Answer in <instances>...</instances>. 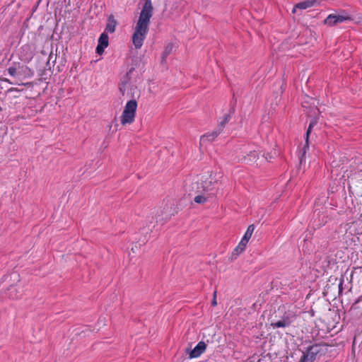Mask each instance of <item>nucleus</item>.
I'll use <instances>...</instances> for the list:
<instances>
[{
	"instance_id": "6",
	"label": "nucleus",
	"mask_w": 362,
	"mask_h": 362,
	"mask_svg": "<svg viewBox=\"0 0 362 362\" xmlns=\"http://www.w3.org/2000/svg\"><path fill=\"white\" fill-rule=\"evenodd\" d=\"M202 182V188L204 194H206L209 197H214L216 194V184L217 182L215 178L211 177H201Z\"/></svg>"
},
{
	"instance_id": "3",
	"label": "nucleus",
	"mask_w": 362,
	"mask_h": 362,
	"mask_svg": "<svg viewBox=\"0 0 362 362\" xmlns=\"http://www.w3.org/2000/svg\"><path fill=\"white\" fill-rule=\"evenodd\" d=\"M328 346L326 344H315L306 349L300 359V362H313L317 356L325 354Z\"/></svg>"
},
{
	"instance_id": "9",
	"label": "nucleus",
	"mask_w": 362,
	"mask_h": 362,
	"mask_svg": "<svg viewBox=\"0 0 362 362\" xmlns=\"http://www.w3.org/2000/svg\"><path fill=\"white\" fill-rule=\"evenodd\" d=\"M130 80L131 76H128L127 75L124 76L121 79V82L119 83V91L121 92L123 96H124L125 94H127V95H129L132 93H134V94L136 93V95H139L137 93V88L134 86H130Z\"/></svg>"
},
{
	"instance_id": "5",
	"label": "nucleus",
	"mask_w": 362,
	"mask_h": 362,
	"mask_svg": "<svg viewBox=\"0 0 362 362\" xmlns=\"http://www.w3.org/2000/svg\"><path fill=\"white\" fill-rule=\"evenodd\" d=\"M202 178L197 177L190 182H187L185 185V189L187 192L191 194H204Z\"/></svg>"
},
{
	"instance_id": "10",
	"label": "nucleus",
	"mask_w": 362,
	"mask_h": 362,
	"mask_svg": "<svg viewBox=\"0 0 362 362\" xmlns=\"http://www.w3.org/2000/svg\"><path fill=\"white\" fill-rule=\"evenodd\" d=\"M295 317L294 315L284 316L280 320L272 322L271 326L274 329L288 327L293 322Z\"/></svg>"
},
{
	"instance_id": "28",
	"label": "nucleus",
	"mask_w": 362,
	"mask_h": 362,
	"mask_svg": "<svg viewBox=\"0 0 362 362\" xmlns=\"http://www.w3.org/2000/svg\"><path fill=\"white\" fill-rule=\"evenodd\" d=\"M13 92L18 93L19 90L17 88H9L7 90V93H13Z\"/></svg>"
},
{
	"instance_id": "20",
	"label": "nucleus",
	"mask_w": 362,
	"mask_h": 362,
	"mask_svg": "<svg viewBox=\"0 0 362 362\" xmlns=\"http://www.w3.org/2000/svg\"><path fill=\"white\" fill-rule=\"evenodd\" d=\"M173 48V45L171 43L168 44L162 53L161 55V62H164L167 57L172 52Z\"/></svg>"
},
{
	"instance_id": "19",
	"label": "nucleus",
	"mask_w": 362,
	"mask_h": 362,
	"mask_svg": "<svg viewBox=\"0 0 362 362\" xmlns=\"http://www.w3.org/2000/svg\"><path fill=\"white\" fill-rule=\"evenodd\" d=\"M23 69V66L18 68L11 66L8 69V72L11 76L20 77L22 75Z\"/></svg>"
},
{
	"instance_id": "14",
	"label": "nucleus",
	"mask_w": 362,
	"mask_h": 362,
	"mask_svg": "<svg viewBox=\"0 0 362 362\" xmlns=\"http://www.w3.org/2000/svg\"><path fill=\"white\" fill-rule=\"evenodd\" d=\"M316 123H317V121L315 119L312 120L308 126V129H307L306 134H305V144L303 148V153H302V155L300 157V163H302L303 157L305 156V154L306 152V148H308L309 135L312 131L313 127L316 124Z\"/></svg>"
},
{
	"instance_id": "2",
	"label": "nucleus",
	"mask_w": 362,
	"mask_h": 362,
	"mask_svg": "<svg viewBox=\"0 0 362 362\" xmlns=\"http://www.w3.org/2000/svg\"><path fill=\"white\" fill-rule=\"evenodd\" d=\"M128 98H132L129 100L124 106V110L121 115V124L125 125L127 124H132L134 121L136 110L137 108V102L136 100L135 94L132 93Z\"/></svg>"
},
{
	"instance_id": "21",
	"label": "nucleus",
	"mask_w": 362,
	"mask_h": 362,
	"mask_svg": "<svg viewBox=\"0 0 362 362\" xmlns=\"http://www.w3.org/2000/svg\"><path fill=\"white\" fill-rule=\"evenodd\" d=\"M209 197H210L206 194H199L195 196L194 201L197 204H204L208 201Z\"/></svg>"
},
{
	"instance_id": "17",
	"label": "nucleus",
	"mask_w": 362,
	"mask_h": 362,
	"mask_svg": "<svg viewBox=\"0 0 362 362\" xmlns=\"http://www.w3.org/2000/svg\"><path fill=\"white\" fill-rule=\"evenodd\" d=\"M117 26V21L112 15H110L107 18V23L105 27V30L108 33H112L115 31Z\"/></svg>"
},
{
	"instance_id": "15",
	"label": "nucleus",
	"mask_w": 362,
	"mask_h": 362,
	"mask_svg": "<svg viewBox=\"0 0 362 362\" xmlns=\"http://www.w3.org/2000/svg\"><path fill=\"white\" fill-rule=\"evenodd\" d=\"M317 4L316 0H305L304 1L296 4L292 10V13H295L297 8L306 9L315 6Z\"/></svg>"
},
{
	"instance_id": "30",
	"label": "nucleus",
	"mask_w": 362,
	"mask_h": 362,
	"mask_svg": "<svg viewBox=\"0 0 362 362\" xmlns=\"http://www.w3.org/2000/svg\"><path fill=\"white\" fill-rule=\"evenodd\" d=\"M342 280L340 281L339 284V291H341V286H342Z\"/></svg>"
},
{
	"instance_id": "26",
	"label": "nucleus",
	"mask_w": 362,
	"mask_h": 362,
	"mask_svg": "<svg viewBox=\"0 0 362 362\" xmlns=\"http://www.w3.org/2000/svg\"><path fill=\"white\" fill-rule=\"evenodd\" d=\"M254 230H255V226L253 224H252L247 227L246 232L252 235Z\"/></svg>"
},
{
	"instance_id": "7",
	"label": "nucleus",
	"mask_w": 362,
	"mask_h": 362,
	"mask_svg": "<svg viewBox=\"0 0 362 362\" xmlns=\"http://www.w3.org/2000/svg\"><path fill=\"white\" fill-rule=\"evenodd\" d=\"M5 281L11 282L8 287V297L12 299L17 298L18 297V291L14 286L20 281V275L16 272L12 273L6 277Z\"/></svg>"
},
{
	"instance_id": "22",
	"label": "nucleus",
	"mask_w": 362,
	"mask_h": 362,
	"mask_svg": "<svg viewBox=\"0 0 362 362\" xmlns=\"http://www.w3.org/2000/svg\"><path fill=\"white\" fill-rule=\"evenodd\" d=\"M230 115L227 114V115H225L223 117V119L220 122V123L218 124L217 128L218 129H220V131H223L225 125L226 123L228 122V121L230 120Z\"/></svg>"
},
{
	"instance_id": "8",
	"label": "nucleus",
	"mask_w": 362,
	"mask_h": 362,
	"mask_svg": "<svg viewBox=\"0 0 362 362\" xmlns=\"http://www.w3.org/2000/svg\"><path fill=\"white\" fill-rule=\"evenodd\" d=\"M130 80L131 76H128L127 75L124 76L121 79V82L119 83V91L121 92L123 96H124L125 94H127V95H129L132 93H134V94L136 93V95H139L137 93V88L134 86H130Z\"/></svg>"
},
{
	"instance_id": "12",
	"label": "nucleus",
	"mask_w": 362,
	"mask_h": 362,
	"mask_svg": "<svg viewBox=\"0 0 362 362\" xmlns=\"http://www.w3.org/2000/svg\"><path fill=\"white\" fill-rule=\"evenodd\" d=\"M108 35L105 33L100 35L98 39V44L96 47V52L98 54H102L104 52L105 48L108 46Z\"/></svg>"
},
{
	"instance_id": "4",
	"label": "nucleus",
	"mask_w": 362,
	"mask_h": 362,
	"mask_svg": "<svg viewBox=\"0 0 362 362\" xmlns=\"http://www.w3.org/2000/svg\"><path fill=\"white\" fill-rule=\"evenodd\" d=\"M354 18L347 14L345 11H343L341 14H329L325 20L324 24L328 26H334L338 23H343L346 21H353Z\"/></svg>"
},
{
	"instance_id": "29",
	"label": "nucleus",
	"mask_w": 362,
	"mask_h": 362,
	"mask_svg": "<svg viewBox=\"0 0 362 362\" xmlns=\"http://www.w3.org/2000/svg\"><path fill=\"white\" fill-rule=\"evenodd\" d=\"M158 211H159V210H158V209H155V210H153V211H152V214H153V215H155V216H157V215H158Z\"/></svg>"
},
{
	"instance_id": "31",
	"label": "nucleus",
	"mask_w": 362,
	"mask_h": 362,
	"mask_svg": "<svg viewBox=\"0 0 362 362\" xmlns=\"http://www.w3.org/2000/svg\"><path fill=\"white\" fill-rule=\"evenodd\" d=\"M25 86H30V83H25Z\"/></svg>"
},
{
	"instance_id": "27",
	"label": "nucleus",
	"mask_w": 362,
	"mask_h": 362,
	"mask_svg": "<svg viewBox=\"0 0 362 362\" xmlns=\"http://www.w3.org/2000/svg\"><path fill=\"white\" fill-rule=\"evenodd\" d=\"M134 70L135 69L134 67L130 68L125 75L132 77V75L134 73Z\"/></svg>"
},
{
	"instance_id": "24",
	"label": "nucleus",
	"mask_w": 362,
	"mask_h": 362,
	"mask_svg": "<svg viewBox=\"0 0 362 362\" xmlns=\"http://www.w3.org/2000/svg\"><path fill=\"white\" fill-rule=\"evenodd\" d=\"M251 236H252V234H250V233H249L247 232H245V235H243V237L241 239V241L243 243H245L247 244V243H248L249 240L250 239Z\"/></svg>"
},
{
	"instance_id": "16",
	"label": "nucleus",
	"mask_w": 362,
	"mask_h": 362,
	"mask_svg": "<svg viewBox=\"0 0 362 362\" xmlns=\"http://www.w3.org/2000/svg\"><path fill=\"white\" fill-rule=\"evenodd\" d=\"M222 132L220 131L217 127L216 129L211 133H207L203 135L200 139L201 143H204L205 141H214Z\"/></svg>"
},
{
	"instance_id": "1",
	"label": "nucleus",
	"mask_w": 362,
	"mask_h": 362,
	"mask_svg": "<svg viewBox=\"0 0 362 362\" xmlns=\"http://www.w3.org/2000/svg\"><path fill=\"white\" fill-rule=\"evenodd\" d=\"M152 15L153 6L151 0H145L132 36V42L136 49L141 48L143 45L148 30V25Z\"/></svg>"
},
{
	"instance_id": "11",
	"label": "nucleus",
	"mask_w": 362,
	"mask_h": 362,
	"mask_svg": "<svg viewBox=\"0 0 362 362\" xmlns=\"http://www.w3.org/2000/svg\"><path fill=\"white\" fill-rule=\"evenodd\" d=\"M259 158V153L256 151H250L245 155H243L238 158L239 162H244L247 164L255 163Z\"/></svg>"
},
{
	"instance_id": "23",
	"label": "nucleus",
	"mask_w": 362,
	"mask_h": 362,
	"mask_svg": "<svg viewBox=\"0 0 362 362\" xmlns=\"http://www.w3.org/2000/svg\"><path fill=\"white\" fill-rule=\"evenodd\" d=\"M278 156V152L276 151V150H274L273 151L270 152V153H268L266 156H265V159L267 160V161H271L273 158H274L275 157H276Z\"/></svg>"
},
{
	"instance_id": "13",
	"label": "nucleus",
	"mask_w": 362,
	"mask_h": 362,
	"mask_svg": "<svg viewBox=\"0 0 362 362\" xmlns=\"http://www.w3.org/2000/svg\"><path fill=\"white\" fill-rule=\"evenodd\" d=\"M206 344H205V342L199 341L197 344V346L192 350L190 351L189 354V358H194L199 357V356H201V354L202 353L204 352V351L206 350Z\"/></svg>"
},
{
	"instance_id": "25",
	"label": "nucleus",
	"mask_w": 362,
	"mask_h": 362,
	"mask_svg": "<svg viewBox=\"0 0 362 362\" xmlns=\"http://www.w3.org/2000/svg\"><path fill=\"white\" fill-rule=\"evenodd\" d=\"M216 291H215L214 292V294H213V298L211 300V305L212 306H216L217 305V301H216Z\"/></svg>"
},
{
	"instance_id": "18",
	"label": "nucleus",
	"mask_w": 362,
	"mask_h": 362,
	"mask_svg": "<svg viewBox=\"0 0 362 362\" xmlns=\"http://www.w3.org/2000/svg\"><path fill=\"white\" fill-rule=\"evenodd\" d=\"M246 245V243L240 240L238 246L233 250L232 257L236 258L240 254L245 251Z\"/></svg>"
}]
</instances>
